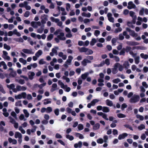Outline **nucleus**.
Returning a JSON list of instances; mask_svg holds the SVG:
<instances>
[{
	"label": "nucleus",
	"instance_id": "obj_1",
	"mask_svg": "<svg viewBox=\"0 0 148 148\" xmlns=\"http://www.w3.org/2000/svg\"><path fill=\"white\" fill-rule=\"evenodd\" d=\"M127 97L129 98H131L129 101L131 103H135L138 102L140 99L139 96L136 94L133 95L132 92H130L127 95Z\"/></svg>",
	"mask_w": 148,
	"mask_h": 148
},
{
	"label": "nucleus",
	"instance_id": "obj_2",
	"mask_svg": "<svg viewBox=\"0 0 148 148\" xmlns=\"http://www.w3.org/2000/svg\"><path fill=\"white\" fill-rule=\"evenodd\" d=\"M58 83L62 88L65 90L66 92H69L71 90V88L69 87H68L67 85H65L61 80H59Z\"/></svg>",
	"mask_w": 148,
	"mask_h": 148
},
{
	"label": "nucleus",
	"instance_id": "obj_3",
	"mask_svg": "<svg viewBox=\"0 0 148 148\" xmlns=\"http://www.w3.org/2000/svg\"><path fill=\"white\" fill-rule=\"evenodd\" d=\"M28 3L27 1H24L23 3L19 4V6L21 8L25 7L27 10H30L31 8L30 5H28Z\"/></svg>",
	"mask_w": 148,
	"mask_h": 148
},
{
	"label": "nucleus",
	"instance_id": "obj_4",
	"mask_svg": "<svg viewBox=\"0 0 148 148\" xmlns=\"http://www.w3.org/2000/svg\"><path fill=\"white\" fill-rule=\"evenodd\" d=\"M73 58L71 56H68V59L65 62L64 64L63 65L66 68L68 67V65L71 64V63Z\"/></svg>",
	"mask_w": 148,
	"mask_h": 148
},
{
	"label": "nucleus",
	"instance_id": "obj_5",
	"mask_svg": "<svg viewBox=\"0 0 148 148\" xmlns=\"http://www.w3.org/2000/svg\"><path fill=\"white\" fill-rule=\"evenodd\" d=\"M73 58L71 56H68V59L65 62L64 64L63 65L66 68L68 67V65L71 64V63Z\"/></svg>",
	"mask_w": 148,
	"mask_h": 148
},
{
	"label": "nucleus",
	"instance_id": "obj_6",
	"mask_svg": "<svg viewBox=\"0 0 148 148\" xmlns=\"http://www.w3.org/2000/svg\"><path fill=\"white\" fill-rule=\"evenodd\" d=\"M59 49V48L58 47L55 46L52 49L51 52H50L49 55L51 56H53L54 55H56L58 54L57 50Z\"/></svg>",
	"mask_w": 148,
	"mask_h": 148
},
{
	"label": "nucleus",
	"instance_id": "obj_7",
	"mask_svg": "<svg viewBox=\"0 0 148 148\" xmlns=\"http://www.w3.org/2000/svg\"><path fill=\"white\" fill-rule=\"evenodd\" d=\"M2 57L5 60L9 61L10 60V57L8 56V53L5 51H3L2 52Z\"/></svg>",
	"mask_w": 148,
	"mask_h": 148
},
{
	"label": "nucleus",
	"instance_id": "obj_8",
	"mask_svg": "<svg viewBox=\"0 0 148 148\" xmlns=\"http://www.w3.org/2000/svg\"><path fill=\"white\" fill-rule=\"evenodd\" d=\"M8 71H10V73L9 74L10 76L13 77L16 76L17 75L16 73L12 68H10L8 69Z\"/></svg>",
	"mask_w": 148,
	"mask_h": 148
},
{
	"label": "nucleus",
	"instance_id": "obj_9",
	"mask_svg": "<svg viewBox=\"0 0 148 148\" xmlns=\"http://www.w3.org/2000/svg\"><path fill=\"white\" fill-rule=\"evenodd\" d=\"M37 127L36 126H34L33 128L31 129H28L26 130V132L27 134L29 135L31 134V133H34L36 131Z\"/></svg>",
	"mask_w": 148,
	"mask_h": 148
},
{
	"label": "nucleus",
	"instance_id": "obj_10",
	"mask_svg": "<svg viewBox=\"0 0 148 148\" xmlns=\"http://www.w3.org/2000/svg\"><path fill=\"white\" fill-rule=\"evenodd\" d=\"M31 26L34 28H37L38 26H40L41 24V22L40 21H32L31 22Z\"/></svg>",
	"mask_w": 148,
	"mask_h": 148
},
{
	"label": "nucleus",
	"instance_id": "obj_11",
	"mask_svg": "<svg viewBox=\"0 0 148 148\" xmlns=\"http://www.w3.org/2000/svg\"><path fill=\"white\" fill-rule=\"evenodd\" d=\"M128 5L127 8L129 10L132 9H135L136 8V6L134 4L132 1H129L128 3Z\"/></svg>",
	"mask_w": 148,
	"mask_h": 148
},
{
	"label": "nucleus",
	"instance_id": "obj_12",
	"mask_svg": "<svg viewBox=\"0 0 148 148\" xmlns=\"http://www.w3.org/2000/svg\"><path fill=\"white\" fill-rule=\"evenodd\" d=\"M64 34L63 32H60L59 35L57 36V37L60 40H64L66 39L65 37H64Z\"/></svg>",
	"mask_w": 148,
	"mask_h": 148
},
{
	"label": "nucleus",
	"instance_id": "obj_13",
	"mask_svg": "<svg viewBox=\"0 0 148 148\" xmlns=\"http://www.w3.org/2000/svg\"><path fill=\"white\" fill-rule=\"evenodd\" d=\"M91 62L90 60L87 58H85L82 62L81 64L84 66H86L87 65V63H90Z\"/></svg>",
	"mask_w": 148,
	"mask_h": 148
},
{
	"label": "nucleus",
	"instance_id": "obj_14",
	"mask_svg": "<svg viewBox=\"0 0 148 148\" xmlns=\"http://www.w3.org/2000/svg\"><path fill=\"white\" fill-rule=\"evenodd\" d=\"M23 52L25 53L29 54H33L34 52L32 51V50L31 49H24L22 50Z\"/></svg>",
	"mask_w": 148,
	"mask_h": 148
},
{
	"label": "nucleus",
	"instance_id": "obj_15",
	"mask_svg": "<svg viewBox=\"0 0 148 148\" xmlns=\"http://www.w3.org/2000/svg\"><path fill=\"white\" fill-rule=\"evenodd\" d=\"M108 20L111 22L113 23L114 21V18L112 17V14L110 13H108L107 15Z\"/></svg>",
	"mask_w": 148,
	"mask_h": 148
},
{
	"label": "nucleus",
	"instance_id": "obj_16",
	"mask_svg": "<svg viewBox=\"0 0 148 148\" xmlns=\"http://www.w3.org/2000/svg\"><path fill=\"white\" fill-rule=\"evenodd\" d=\"M16 88L17 90L18 91H25L27 89V87L26 86H21L19 85L17 86Z\"/></svg>",
	"mask_w": 148,
	"mask_h": 148
},
{
	"label": "nucleus",
	"instance_id": "obj_17",
	"mask_svg": "<svg viewBox=\"0 0 148 148\" xmlns=\"http://www.w3.org/2000/svg\"><path fill=\"white\" fill-rule=\"evenodd\" d=\"M126 43L128 45L130 46H136L139 45V43L134 41H127Z\"/></svg>",
	"mask_w": 148,
	"mask_h": 148
},
{
	"label": "nucleus",
	"instance_id": "obj_18",
	"mask_svg": "<svg viewBox=\"0 0 148 148\" xmlns=\"http://www.w3.org/2000/svg\"><path fill=\"white\" fill-rule=\"evenodd\" d=\"M58 89V85L56 83H53L52 85L51 88L50 89V91L51 92H53Z\"/></svg>",
	"mask_w": 148,
	"mask_h": 148
},
{
	"label": "nucleus",
	"instance_id": "obj_19",
	"mask_svg": "<svg viewBox=\"0 0 148 148\" xmlns=\"http://www.w3.org/2000/svg\"><path fill=\"white\" fill-rule=\"evenodd\" d=\"M130 15L131 16L133 20H135L136 18V16L135 15V13L133 11H131L129 12Z\"/></svg>",
	"mask_w": 148,
	"mask_h": 148
},
{
	"label": "nucleus",
	"instance_id": "obj_20",
	"mask_svg": "<svg viewBox=\"0 0 148 148\" xmlns=\"http://www.w3.org/2000/svg\"><path fill=\"white\" fill-rule=\"evenodd\" d=\"M143 10H145L144 12L145 14L147 15L148 14V10L147 8H142L141 10H140L139 12V14L140 15H143V12L142 11Z\"/></svg>",
	"mask_w": 148,
	"mask_h": 148
},
{
	"label": "nucleus",
	"instance_id": "obj_21",
	"mask_svg": "<svg viewBox=\"0 0 148 148\" xmlns=\"http://www.w3.org/2000/svg\"><path fill=\"white\" fill-rule=\"evenodd\" d=\"M58 55L59 57H62V58L64 60H66L67 58L66 55L64 54V53L62 52H59L58 54Z\"/></svg>",
	"mask_w": 148,
	"mask_h": 148
},
{
	"label": "nucleus",
	"instance_id": "obj_22",
	"mask_svg": "<svg viewBox=\"0 0 148 148\" xmlns=\"http://www.w3.org/2000/svg\"><path fill=\"white\" fill-rule=\"evenodd\" d=\"M14 137L16 138H22V135L19 132H16L15 133Z\"/></svg>",
	"mask_w": 148,
	"mask_h": 148
},
{
	"label": "nucleus",
	"instance_id": "obj_23",
	"mask_svg": "<svg viewBox=\"0 0 148 148\" xmlns=\"http://www.w3.org/2000/svg\"><path fill=\"white\" fill-rule=\"evenodd\" d=\"M29 78L30 79H32L34 77V76L35 75V73L33 72H29L28 74Z\"/></svg>",
	"mask_w": 148,
	"mask_h": 148
},
{
	"label": "nucleus",
	"instance_id": "obj_24",
	"mask_svg": "<svg viewBox=\"0 0 148 148\" xmlns=\"http://www.w3.org/2000/svg\"><path fill=\"white\" fill-rule=\"evenodd\" d=\"M8 140L10 143H12V144L13 145H15L17 144V140L15 139H12V138H8Z\"/></svg>",
	"mask_w": 148,
	"mask_h": 148
},
{
	"label": "nucleus",
	"instance_id": "obj_25",
	"mask_svg": "<svg viewBox=\"0 0 148 148\" xmlns=\"http://www.w3.org/2000/svg\"><path fill=\"white\" fill-rule=\"evenodd\" d=\"M127 136V134L126 133H123L119 135L118 137V139L119 140H121L124 139L125 137Z\"/></svg>",
	"mask_w": 148,
	"mask_h": 148
},
{
	"label": "nucleus",
	"instance_id": "obj_26",
	"mask_svg": "<svg viewBox=\"0 0 148 148\" xmlns=\"http://www.w3.org/2000/svg\"><path fill=\"white\" fill-rule=\"evenodd\" d=\"M2 66H3V68L5 70L7 69V66L4 61L0 62V67H1Z\"/></svg>",
	"mask_w": 148,
	"mask_h": 148
},
{
	"label": "nucleus",
	"instance_id": "obj_27",
	"mask_svg": "<svg viewBox=\"0 0 148 148\" xmlns=\"http://www.w3.org/2000/svg\"><path fill=\"white\" fill-rule=\"evenodd\" d=\"M82 142L81 141H79L78 143L75 144L74 147L75 148H77L78 147L81 148L82 146Z\"/></svg>",
	"mask_w": 148,
	"mask_h": 148
},
{
	"label": "nucleus",
	"instance_id": "obj_28",
	"mask_svg": "<svg viewBox=\"0 0 148 148\" xmlns=\"http://www.w3.org/2000/svg\"><path fill=\"white\" fill-rule=\"evenodd\" d=\"M130 65L128 61H125L123 64L124 67L126 69H128Z\"/></svg>",
	"mask_w": 148,
	"mask_h": 148
},
{
	"label": "nucleus",
	"instance_id": "obj_29",
	"mask_svg": "<svg viewBox=\"0 0 148 148\" xmlns=\"http://www.w3.org/2000/svg\"><path fill=\"white\" fill-rule=\"evenodd\" d=\"M79 51L80 52H85L86 53L87 50H88V48H86L84 47L81 48H78Z\"/></svg>",
	"mask_w": 148,
	"mask_h": 148
},
{
	"label": "nucleus",
	"instance_id": "obj_30",
	"mask_svg": "<svg viewBox=\"0 0 148 148\" xmlns=\"http://www.w3.org/2000/svg\"><path fill=\"white\" fill-rule=\"evenodd\" d=\"M106 105L110 106H113V103L112 101L109 99H107L106 101Z\"/></svg>",
	"mask_w": 148,
	"mask_h": 148
},
{
	"label": "nucleus",
	"instance_id": "obj_31",
	"mask_svg": "<svg viewBox=\"0 0 148 148\" xmlns=\"http://www.w3.org/2000/svg\"><path fill=\"white\" fill-rule=\"evenodd\" d=\"M130 35L133 37H136L138 36L137 34L133 30L131 31L130 32Z\"/></svg>",
	"mask_w": 148,
	"mask_h": 148
},
{
	"label": "nucleus",
	"instance_id": "obj_32",
	"mask_svg": "<svg viewBox=\"0 0 148 148\" xmlns=\"http://www.w3.org/2000/svg\"><path fill=\"white\" fill-rule=\"evenodd\" d=\"M43 53L42 51L41 50H39L36 53L35 55L39 57L40 56H41Z\"/></svg>",
	"mask_w": 148,
	"mask_h": 148
},
{
	"label": "nucleus",
	"instance_id": "obj_33",
	"mask_svg": "<svg viewBox=\"0 0 148 148\" xmlns=\"http://www.w3.org/2000/svg\"><path fill=\"white\" fill-rule=\"evenodd\" d=\"M89 74V73L88 72H86L82 74L81 76L82 78L83 79H85L88 75Z\"/></svg>",
	"mask_w": 148,
	"mask_h": 148
},
{
	"label": "nucleus",
	"instance_id": "obj_34",
	"mask_svg": "<svg viewBox=\"0 0 148 148\" xmlns=\"http://www.w3.org/2000/svg\"><path fill=\"white\" fill-rule=\"evenodd\" d=\"M141 57L144 59L146 60L148 58V55L145 54L143 53H141L140 54Z\"/></svg>",
	"mask_w": 148,
	"mask_h": 148
},
{
	"label": "nucleus",
	"instance_id": "obj_35",
	"mask_svg": "<svg viewBox=\"0 0 148 148\" xmlns=\"http://www.w3.org/2000/svg\"><path fill=\"white\" fill-rule=\"evenodd\" d=\"M23 112L25 114V116L26 118H28L29 117V114L28 111L26 109H24L23 110Z\"/></svg>",
	"mask_w": 148,
	"mask_h": 148
},
{
	"label": "nucleus",
	"instance_id": "obj_36",
	"mask_svg": "<svg viewBox=\"0 0 148 148\" xmlns=\"http://www.w3.org/2000/svg\"><path fill=\"white\" fill-rule=\"evenodd\" d=\"M44 25L41 26L40 28H39L37 30V32L40 34L42 33L44 29Z\"/></svg>",
	"mask_w": 148,
	"mask_h": 148
},
{
	"label": "nucleus",
	"instance_id": "obj_37",
	"mask_svg": "<svg viewBox=\"0 0 148 148\" xmlns=\"http://www.w3.org/2000/svg\"><path fill=\"white\" fill-rule=\"evenodd\" d=\"M102 111L104 112H108L110 111L109 108L107 107H103Z\"/></svg>",
	"mask_w": 148,
	"mask_h": 148
},
{
	"label": "nucleus",
	"instance_id": "obj_38",
	"mask_svg": "<svg viewBox=\"0 0 148 148\" xmlns=\"http://www.w3.org/2000/svg\"><path fill=\"white\" fill-rule=\"evenodd\" d=\"M13 34L16 35L18 36H20L21 35V34L19 32H18L16 29H15L13 30Z\"/></svg>",
	"mask_w": 148,
	"mask_h": 148
},
{
	"label": "nucleus",
	"instance_id": "obj_39",
	"mask_svg": "<svg viewBox=\"0 0 148 148\" xmlns=\"http://www.w3.org/2000/svg\"><path fill=\"white\" fill-rule=\"evenodd\" d=\"M140 58L139 56H137L134 58V61L135 63L136 64H138L140 62Z\"/></svg>",
	"mask_w": 148,
	"mask_h": 148
},
{
	"label": "nucleus",
	"instance_id": "obj_40",
	"mask_svg": "<svg viewBox=\"0 0 148 148\" xmlns=\"http://www.w3.org/2000/svg\"><path fill=\"white\" fill-rule=\"evenodd\" d=\"M19 60L20 62L22 63L24 65H25L27 63V61L26 60L24 59L23 58H20L19 59Z\"/></svg>",
	"mask_w": 148,
	"mask_h": 148
},
{
	"label": "nucleus",
	"instance_id": "obj_41",
	"mask_svg": "<svg viewBox=\"0 0 148 148\" xmlns=\"http://www.w3.org/2000/svg\"><path fill=\"white\" fill-rule=\"evenodd\" d=\"M100 126V124L99 123H97L93 127V129L94 130H97L99 128Z\"/></svg>",
	"mask_w": 148,
	"mask_h": 148
},
{
	"label": "nucleus",
	"instance_id": "obj_42",
	"mask_svg": "<svg viewBox=\"0 0 148 148\" xmlns=\"http://www.w3.org/2000/svg\"><path fill=\"white\" fill-rule=\"evenodd\" d=\"M3 47L4 49L7 50H9L11 49L10 47L8 45L6 44L5 43L3 45Z\"/></svg>",
	"mask_w": 148,
	"mask_h": 148
},
{
	"label": "nucleus",
	"instance_id": "obj_43",
	"mask_svg": "<svg viewBox=\"0 0 148 148\" xmlns=\"http://www.w3.org/2000/svg\"><path fill=\"white\" fill-rule=\"evenodd\" d=\"M44 101L43 104L45 105L51 103V101L49 100V99H44Z\"/></svg>",
	"mask_w": 148,
	"mask_h": 148
},
{
	"label": "nucleus",
	"instance_id": "obj_44",
	"mask_svg": "<svg viewBox=\"0 0 148 148\" xmlns=\"http://www.w3.org/2000/svg\"><path fill=\"white\" fill-rule=\"evenodd\" d=\"M99 101V100L97 99H94L92 100L90 102L92 106H94L95 105V103H97Z\"/></svg>",
	"mask_w": 148,
	"mask_h": 148
},
{
	"label": "nucleus",
	"instance_id": "obj_45",
	"mask_svg": "<svg viewBox=\"0 0 148 148\" xmlns=\"http://www.w3.org/2000/svg\"><path fill=\"white\" fill-rule=\"evenodd\" d=\"M56 23H57V25L58 26L61 27H63L62 26V22L61 21H60L59 19H58Z\"/></svg>",
	"mask_w": 148,
	"mask_h": 148
},
{
	"label": "nucleus",
	"instance_id": "obj_46",
	"mask_svg": "<svg viewBox=\"0 0 148 148\" xmlns=\"http://www.w3.org/2000/svg\"><path fill=\"white\" fill-rule=\"evenodd\" d=\"M75 136L77 137H79L80 139H83L84 138L83 136L81 134L79 133H76Z\"/></svg>",
	"mask_w": 148,
	"mask_h": 148
},
{
	"label": "nucleus",
	"instance_id": "obj_47",
	"mask_svg": "<svg viewBox=\"0 0 148 148\" xmlns=\"http://www.w3.org/2000/svg\"><path fill=\"white\" fill-rule=\"evenodd\" d=\"M123 35L125 36V38L127 39H129L130 38V35L127 34V32L126 31H124L123 32Z\"/></svg>",
	"mask_w": 148,
	"mask_h": 148
},
{
	"label": "nucleus",
	"instance_id": "obj_48",
	"mask_svg": "<svg viewBox=\"0 0 148 148\" xmlns=\"http://www.w3.org/2000/svg\"><path fill=\"white\" fill-rule=\"evenodd\" d=\"M118 117L120 118H125L126 117V115L124 114L119 113L117 114Z\"/></svg>",
	"mask_w": 148,
	"mask_h": 148
},
{
	"label": "nucleus",
	"instance_id": "obj_49",
	"mask_svg": "<svg viewBox=\"0 0 148 148\" xmlns=\"http://www.w3.org/2000/svg\"><path fill=\"white\" fill-rule=\"evenodd\" d=\"M66 136L67 138L70 140H72L74 139V137L73 136H71L69 134L66 135Z\"/></svg>",
	"mask_w": 148,
	"mask_h": 148
},
{
	"label": "nucleus",
	"instance_id": "obj_50",
	"mask_svg": "<svg viewBox=\"0 0 148 148\" xmlns=\"http://www.w3.org/2000/svg\"><path fill=\"white\" fill-rule=\"evenodd\" d=\"M8 119L10 120V122L12 124L16 122L14 119L11 116H9L8 117Z\"/></svg>",
	"mask_w": 148,
	"mask_h": 148
},
{
	"label": "nucleus",
	"instance_id": "obj_51",
	"mask_svg": "<svg viewBox=\"0 0 148 148\" xmlns=\"http://www.w3.org/2000/svg\"><path fill=\"white\" fill-rule=\"evenodd\" d=\"M145 128V125L143 124H141L140 126H138V129L139 130H143V129Z\"/></svg>",
	"mask_w": 148,
	"mask_h": 148
},
{
	"label": "nucleus",
	"instance_id": "obj_52",
	"mask_svg": "<svg viewBox=\"0 0 148 148\" xmlns=\"http://www.w3.org/2000/svg\"><path fill=\"white\" fill-rule=\"evenodd\" d=\"M136 116L137 119H139L141 121H143L144 120V118L143 116L139 114H137Z\"/></svg>",
	"mask_w": 148,
	"mask_h": 148
},
{
	"label": "nucleus",
	"instance_id": "obj_53",
	"mask_svg": "<svg viewBox=\"0 0 148 148\" xmlns=\"http://www.w3.org/2000/svg\"><path fill=\"white\" fill-rule=\"evenodd\" d=\"M134 47L136 49H141L142 50H144L146 49L145 47H143L137 46Z\"/></svg>",
	"mask_w": 148,
	"mask_h": 148
},
{
	"label": "nucleus",
	"instance_id": "obj_54",
	"mask_svg": "<svg viewBox=\"0 0 148 148\" xmlns=\"http://www.w3.org/2000/svg\"><path fill=\"white\" fill-rule=\"evenodd\" d=\"M93 53V51L92 50L88 49V50H87V51L86 53V55H90L92 54Z\"/></svg>",
	"mask_w": 148,
	"mask_h": 148
},
{
	"label": "nucleus",
	"instance_id": "obj_55",
	"mask_svg": "<svg viewBox=\"0 0 148 148\" xmlns=\"http://www.w3.org/2000/svg\"><path fill=\"white\" fill-rule=\"evenodd\" d=\"M19 118L20 120H23L25 121L26 120V119H25L24 115L23 114H21L20 115L19 117Z\"/></svg>",
	"mask_w": 148,
	"mask_h": 148
},
{
	"label": "nucleus",
	"instance_id": "obj_56",
	"mask_svg": "<svg viewBox=\"0 0 148 148\" xmlns=\"http://www.w3.org/2000/svg\"><path fill=\"white\" fill-rule=\"evenodd\" d=\"M96 42V39L95 38H93L92 39L91 41L90 42V45L92 46H93Z\"/></svg>",
	"mask_w": 148,
	"mask_h": 148
},
{
	"label": "nucleus",
	"instance_id": "obj_57",
	"mask_svg": "<svg viewBox=\"0 0 148 148\" xmlns=\"http://www.w3.org/2000/svg\"><path fill=\"white\" fill-rule=\"evenodd\" d=\"M112 82L115 84H117L119 82H121V80L119 78H116L112 80Z\"/></svg>",
	"mask_w": 148,
	"mask_h": 148
},
{
	"label": "nucleus",
	"instance_id": "obj_58",
	"mask_svg": "<svg viewBox=\"0 0 148 148\" xmlns=\"http://www.w3.org/2000/svg\"><path fill=\"white\" fill-rule=\"evenodd\" d=\"M15 106H22L21 101H18L15 103Z\"/></svg>",
	"mask_w": 148,
	"mask_h": 148
},
{
	"label": "nucleus",
	"instance_id": "obj_59",
	"mask_svg": "<svg viewBox=\"0 0 148 148\" xmlns=\"http://www.w3.org/2000/svg\"><path fill=\"white\" fill-rule=\"evenodd\" d=\"M100 31L99 30H95L94 33V35L96 37H97L100 34Z\"/></svg>",
	"mask_w": 148,
	"mask_h": 148
},
{
	"label": "nucleus",
	"instance_id": "obj_60",
	"mask_svg": "<svg viewBox=\"0 0 148 148\" xmlns=\"http://www.w3.org/2000/svg\"><path fill=\"white\" fill-rule=\"evenodd\" d=\"M0 92L3 94H5V92L3 88V86L1 84H0Z\"/></svg>",
	"mask_w": 148,
	"mask_h": 148
},
{
	"label": "nucleus",
	"instance_id": "obj_61",
	"mask_svg": "<svg viewBox=\"0 0 148 148\" xmlns=\"http://www.w3.org/2000/svg\"><path fill=\"white\" fill-rule=\"evenodd\" d=\"M46 109V112L49 113L51 112L52 111V108L50 107H48Z\"/></svg>",
	"mask_w": 148,
	"mask_h": 148
},
{
	"label": "nucleus",
	"instance_id": "obj_62",
	"mask_svg": "<svg viewBox=\"0 0 148 148\" xmlns=\"http://www.w3.org/2000/svg\"><path fill=\"white\" fill-rule=\"evenodd\" d=\"M53 38V35L52 34H50L47 37V40L48 41H50L52 40Z\"/></svg>",
	"mask_w": 148,
	"mask_h": 148
},
{
	"label": "nucleus",
	"instance_id": "obj_63",
	"mask_svg": "<svg viewBox=\"0 0 148 148\" xmlns=\"http://www.w3.org/2000/svg\"><path fill=\"white\" fill-rule=\"evenodd\" d=\"M30 12L29 11H26L24 14V16L26 18L28 17L29 15Z\"/></svg>",
	"mask_w": 148,
	"mask_h": 148
},
{
	"label": "nucleus",
	"instance_id": "obj_64",
	"mask_svg": "<svg viewBox=\"0 0 148 148\" xmlns=\"http://www.w3.org/2000/svg\"><path fill=\"white\" fill-rule=\"evenodd\" d=\"M15 40L17 42H23L24 41L23 39L21 37L17 38Z\"/></svg>",
	"mask_w": 148,
	"mask_h": 148
}]
</instances>
